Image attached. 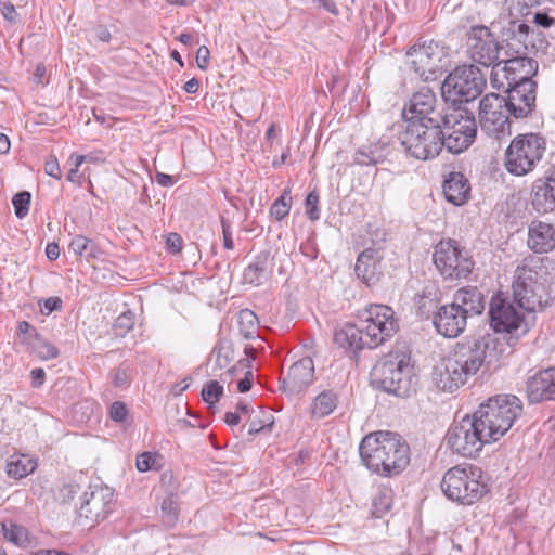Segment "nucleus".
Returning <instances> with one entry per match:
<instances>
[{"instance_id": "26", "label": "nucleus", "mask_w": 555, "mask_h": 555, "mask_svg": "<svg viewBox=\"0 0 555 555\" xmlns=\"http://www.w3.org/2000/svg\"><path fill=\"white\" fill-rule=\"evenodd\" d=\"M354 272L363 283L366 285L375 284L380 276L379 271V256L373 248L363 250L356 261Z\"/></svg>"}, {"instance_id": "34", "label": "nucleus", "mask_w": 555, "mask_h": 555, "mask_svg": "<svg viewBox=\"0 0 555 555\" xmlns=\"http://www.w3.org/2000/svg\"><path fill=\"white\" fill-rule=\"evenodd\" d=\"M337 404L338 395L333 390H324L313 399L311 416L314 418L328 416L337 408Z\"/></svg>"}, {"instance_id": "43", "label": "nucleus", "mask_w": 555, "mask_h": 555, "mask_svg": "<svg viewBox=\"0 0 555 555\" xmlns=\"http://www.w3.org/2000/svg\"><path fill=\"white\" fill-rule=\"evenodd\" d=\"M238 322L242 326L246 325V330L242 328V333L245 337H249L253 334V330L256 327L257 317L251 310L244 309L238 313Z\"/></svg>"}, {"instance_id": "14", "label": "nucleus", "mask_w": 555, "mask_h": 555, "mask_svg": "<svg viewBox=\"0 0 555 555\" xmlns=\"http://www.w3.org/2000/svg\"><path fill=\"white\" fill-rule=\"evenodd\" d=\"M360 318L369 348L378 347L399 328L392 308L386 305H371L361 312Z\"/></svg>"}, {"instance_id": "44", "label": "nucleus", "mask_w": 555, "mask_h": 555, "mask_svg": "<svg viewBox=\"0 0 555 555\" xmlns=\"http://www.w3.org/2000/svg\"><path fill=\"white\" fill-rule=\"evenodd\" d=\"M306 214L311 221H317L320 218L319 209V194L317 191H311L306 197Z\"/></svg>"}, {"instance_id": "63", "label": "nucleus", "mask_w": 555, "mask_h": 555, "mask_svg": "<svg viewBox=\"0 0 555 555\" xmlns=\"http://www.w3.org/2000/svg\"><path fill=\"white\" fill-rule=\"evenodd\" d=\"M114 385L116 387H121L127 384L128 375L124 369H118L114 374Z\"/></svg>"}, {"instance_id": "7", "label": "nucleus", "mask_w": 555, "mask_h": 555, "mask_svg": "<svg viewBox=\"0 0 555 555\" xmlns=\"http://www.w3.org/2000/svg\"><path fill=\"white\" fill-rule=\"evenodd\" d=\"M399 139L405 153L420 160L433 159L443 149L441 124L408 121L405 130Z\"/></svg>"}, {"instance_id": "61", "label": "nucleus", "mask_w": 555, "mask_h": 555, "mask_svg": "<svg viewBox=\"0 0 555 555\" xmlns=\"http://www.w3.org/2000/svg\"><path fill=\"white\" fill-rule=\"evenodd\" d=\"M315 4L323 8L325 11L337 15L338 14V8L334 0H312Z\"/></svg>"}, {"instance_id": "1", "label": "nucleus", "mask_w": 555, "mask_h": 555, "mask_svg": "<svg viewBox=\"0 0 555 555\" xmlns=\"http://www.w3.org/2000/svg\"><path fill=\"white\" fill-rule=\"evenodd\" d=\"M513 300L499 293L490 301V325L498 333H508L516 337L529 331L528 318L535 311L541 300L537 298L535 282L532 270L527 266H518L513 282Z\"/></svg>"}, {"instance_id": "16", "label": "nucleus", "mask_w": 555, "mask_h": 555, "mask_svg": "<svg viewBox=\"0 0 555 555\" xmlns=\"http://www.w3.org/2000/svg\"><path fill=\"white\" fill-rule=\"evenodd\" d=\"M113 492L109 488H95L85 492L78 509L79 520L83 526H93L104 520L112 512Z\"/></svg>"}, {"instance_id": "59", "label": "nucleus", "mask_w": 555, "mask_h": 555, "mask_svg": "<svg viewBox=\"0 0 555 555\" xmlns=\"http://www.w3.org/2000/svg\"><path fill=\"white\" fill-rule=\"evenodd\" d=\"M162 511L164 514L168 515L170 521L176 520L177 512L171 499L164 500L162 503Z\"/></svg>"}, {"instance_id": "40", "label": "nucleus", "mask_w": 555, "mask_h": 555, "mask_svg": "<svg viewBox=\"0 0 555 555\" xmlns=\"http://www.w3.org/2000/svg\"><path fill=\"white\" fill-rule=\"evenodd\" d=\"M31 195L28 191H22L15 194L12 198L15 216L23 219L29 211Z\"/></svg>"}, {"instance_id": "49", "label": "nucleus", "mask_w": 555, "mask_h": 555, "mask_svg": "<svg viewBox=\"0 0 555 555\" xmlns=\"http://www.w3.org/2000/svg\"><path fill=\"white\" fill-rule=\"evenodd\" d=\"M156 464V455L151 452H144L137 456V468L139 472H147L153 469Z\"/></svg>"}, {"instance_id": "4", "label": "nucleus", "mask_w": 555, "mask_h": 555, "mask_svg": "<svg viewBox=\"0 0 555 555\" xmlns=\"http://www.w3.org/2000/svg\"><path fill=\"white\" fill-rule=\"evenodd\" d=\"M441 490L448 500L467 506L480 501L489 492L482 469L474 464L449 468L443 474Z\"/></svg>"}, {"instance_id": "24", "label": "nucleus", "mask_w": 555, "mask_h": 555, "mask_svg": "<svg viewBox=\"0 0 555 555\" xmlns=\"http://www.w3.org/2000/svg\"><path fill=\"white\" fill-rule=\"evenodd\" d=\"M529 25L525 23L511 22L504 33L505 55L527 54V43L530 33Z\"/></svg>"}, {"instance_id": "50", "label": "nucleus", "mask_w": 555, "mask_h": 555, "mask_svg": "<svg viewBox=\"0 0 555 555\" xmlns=\"http://www.w3.org/2000/svg\"><path fill=\"white\" fill-rule=\"evenodd\" d=\"M128 415V409L121 401L114 402L109 408V416L114 422H125Z\"/></svg>"}, {"instance_id": "31", "label": "nucleus", "mask_w": 555, "mask_h": 555, "mask_svg": "<svg viewBox=\"0 0 555 555\" xmlns=\"http://www.w3.org/2000/svg\"><path fill=\"white\" fill-rule=\"evenodd\" d=\"M527 397L531 403L550 400V374L548 369L531 376L527 380Z\"/></svg>"}, {"instance_id": "19", "label": "nucleus", "mask_w": 555, "mask_h": 555, "mask_svg": "<svg viewBox=\"0 0 555 555\" xmlns=\"http://www.w3.org/2000/svg\"><path fill=\"white\" fill-rule=\"evenodd\" d=\"M411 66L423 80L435 78L438 63L441 61V52L434 41L413 47L406 53Z\"/></svg>"}, {"instance_id": "54", "label": "nucleus", "mask_w": 555, "mask_h": 555, "mask_svg": "<svg viewBox=\"0 0 555 555\" xmlns=\"http://www.w3.org/2000/svg\"><path fill=\"white\" fill-rule=\"evenodd\" d=\"M166 245L173 254H178L182 248V238L178 233H170L167 236Z\"/></svg>"}, {"instance_id": "39", "label": "nucleus", "mask_w": 555, "mask_h": 555, "mask_svg": "<svg viewBox=\"0 0 555 555\" xmlns=\"http://www.w3.org/2000/svg\"><path fill=\"white\" fill-rule=\"evenodd\" d=\"M223 395V386L218 380H209L202 390L203 400L212 406Z\"/></svg>"}, {"instance_id": "10", "label": "nucleus", "mask_w": 555, "mask_h": 555, "mask_svg": "<svg viewBox=\"0 0 555 555\" xmlns=\"http://www.w3.org/2000/svg\"><path fill=\"white\" fill-rule=\"evenodd\" d=\"M433 260L446 280L466 279L475 266L469 251L452 238L436 244Z\"/></svg>"}, {"instance_id": "32", "label": "nucleus", "mask_w": 555, "mask_h": 555, "mask_svg": "<svg viewBox=\"0 0 555 555\" xmlns=\"http://www.w3.org/2000/svg\"><path fill=\"white\" fill-rule=\"evenodd\" d=\"M388 145L384 142H377L357 150L353 155V162L360 166H374L383 163L388 155Z\"/></svg>"}, {"instance_id": "13", "label": "nucleus", "mask_w": 555, "mask_h": 555, "mask_svg": "<svg viewBox=\"0 0 555 555\" xmlns=\"http://www.w3.org/2000/svg\"><path fill=\"white\" fill-rule=\"evenodd\" d=\"M505 98L495 93L486 94L479 103V124L481 131L494 139L511 135L512 121Z\"/></svg>"}, {"instance_id": "15", "label": "nucleus", "mask_w": 555, "mask_h": 555, "mask_svg": "<svg viewBox=\"0 0 555 555\" xmlns=\"http://www.w3.org/2000/svg\"><path fill=\"white\" fill-rule=\"evenodd\" d=\"M467 53L472 61L485 67H490L500 59L503 46L485 25H475L466 34Z\"/></svg>"}, {"instance_id": "58", "label": "nucleus", "mask_w": 555, "mask_h": 555, "mask_svg": "<svg viewBox=\"0 0 555 555\" xmlns=\"http://www.w3.org/2000/svg\"><path fill=\"white\" fill-rule=\"evenodd\" d=\"M30 376H31V386L34 388H39L43 385L44 379H46V373H44L43 369L37 367V369L31 370Z\"/></svg>"}, {"instance_id": "8", "label": "nucleus", "mask_w": 555, "mask_h": 555, "mask_svg": "<svg viewBox=\"0 0 555 555\" xmlns=\"http://www.w3.org/2000/svg\"><path fill=\"white\" fill-rule=\"evenodd\" d=\"M546 151L545 139L538 133L516 135L505 152V168L514 176L532 171Z\"/></svg>"}, {"instance_id": "42", "label": "nucleus", "mask_w": 555, "mask_h": 555, "mask_svg": "<svg viewBox=\"0 0 555 555\" xmlns=\"http://www.w3.org/2000/svg\"><path fill=\"white\" fill-rule=\"evenodd\" d=\"M133 325L134 313L128 310L116 318L113 326L116 331V335L124 336L133 327Z\"/></svg>"}, {"instance_id": "51", "label": "nucleus", "mask_w": 555, "mask_h": 555, "mask_svg": "<svg viewBox=\"0 0 555 555\" xmlns=\"http://www.w3.org/2000/svg\"><path fill=\"white\" fill-rule=\"evenodd\" d=\"M18 334L25 335V340L29 344H34L35 339H39V333L37 330L27 321H21L17 325Z\"/></svg>"}, {"instance_id": "37", "label": "nucleus", "mask_w": 555, "mask_h": 555, "mask_svg": "<svg viewBox=\"0 0 555 555\" xmlns=\"http://www.w3.org/2000/svg\"><path fill=\"white\" fill-rule=\"evenodd\" d=\"M2 531L4 538L9 542L21 547L27 546L28 532L23 526L16 525L12 521L2 522Z\"/></svg>"}, {"instance_id": "6", "label": "nucleus", "mask_w": 555, "mask_h": 555, "mask_svg": "<svg viewBox=\"0 0 555 555\" xmlns=\"http://www.w3.org/2000/svg\"><path fill=\"white\" fill-rule=\"evenodd\" d=\"M372 378L384 391L409 397L415 384L410 354L403 350L389 351L374 365Z\"/></svg>"}, {"instance_id": "46", "label": "nucleus", "mask_w": 555, "mask_h": 555, "mask_svg": "<svg viewBox=\"0 0 555 555\" xmlns=\"http://www.w3.org/2000/svg\"><path fill=\"white\" fill-rule=\"evenodd\" d=\"M216 366L220 370L227 367L232 361V350L228 346H217L214 349Z\"/></svg>"}, {"instance_id": "33", "label": "nucleus", "mask_w": 555, "mask_h": 555, "mask_svg": "<svg viewBox=\"0 0 555 555\" xmlns=\"http://www.w3.org/2000/svg\"><path fill=\"white\" fill-rule=\"evenodd\" d=\"M37 461L25 454H13L9 457L5 472L9 477L22 479L35 472Z\"/></svg>"}, {"instance_id": "62", "label": "nucleus", "mask_w": 555, "mask_h": 555, "mask_svg": "<svg viewBox=\"0 0 555 555\" xmlns=\"http://www.w3.org/2000/svg\"><path fill=\"white\" fill-rule=\"evenodd\" d=\"M155 180L162 186H171L176 182V180L172 176L164 173V172H157L155 176Z\"/></svg>"}, {"instance_id": "36", "label": "nucleus", "mask_w": 555, "mask_h": 555, "mask_svg": "<svg viewBox=\"0 0 555 555\" xmlns=\"http://www.w3.org/2000/svg\"><path fill=\"white\" fill-rule=\"evenodd\" d=\"M438 297L436 292L431 289L425 288L422 294L417 295L415 298V306L417 309V313L422 318H429V315L434 312V310L438 306Z\"/></svg>"}, {"instance_id": "11", "label": "nucleus", "mask_w": 555, "mask_h": 555, "mask_svg": "<svg viewBox=\"0 0 555 555\" xmlns=\"http://www.w3.org/2000/svg\"><path fill=\"white\" fill-rule=\"evenodd\" d=\"M447 446L465 457H475L485 444L491 443L473 414L454 422L446 435Z\"/></svg>"}, {"instance_id": "5", "label": "nucleus", "mask_w": 555, "mask_h": 555, "mask_svg": "<svg viewBox=\"0 0 555 555\" xmlns=\"http://www.w3.org/2000/svg\"><path fill=\"white\" fill-rule=\"evenodd\" d=\"M521 413L522 402L519 398L513 395H496L481 403L474 415L492 443L512 428Z\"/></svg>"}, {"instance_id": "64", "label": "nucleus", "mask_w": 555, "mask_h": 555, "mask_svg": "<svg viewBox=\"0 0 555 555\" xmlns=\"http://www.w3.org/2000/svg\"><path fill=\"white\" fill-rule=\"evenodd\" d=\"M3 17L9 22H15L17 17V13L15 8L12 4H4L2 9Z\"/></svg>"}, {"instance_id": "27", "label": "nucleus", "mask_w": 555, "mask_h": 555, "mask_svg": "<svg viewBox=\"0 0 555 555\" xmlns=\"http://www.w3.org/2000/svg\"><path fill=\"white\" fill-rule=\"evenodd\" d=\"M366 334L360 324H345L340 328L336 330L334 335V341L346 350L357 352L363 348H369L367 340L365 339Z\"/></svg>"}, {"instance_id": "9", "label": "nucleus", "mask_w": 555, "mask_h": 555, "mask_svg": "<svg viewBox=\"0 0 555 555\" xmlns=\"http://www.w3.org/2000/svg\"><path fill=\"white\" fill-rule=\"evenodd\" d=\"M486 88V77L475 65L457 66L444 79L441 94L452 104L468 103L477 99Z\"/></svg>"}, {"instance_id": "3", "label": "nucleus", "mask_w": 555, "mask_h": 555, "mask_svg": "<svg viewBox=\"0 0 555 555\" xmlns=\"http://www.w3.org/2000/svg\"><path fill=\"white\" fill-rule=\"evenodd\" d=\"M363 464L382 477H396L410 464L406 441L397 433L378 430L366 435L359 447Z\"/></svg>"}, {"instance_id": "12", "label": "nucleus", "mask_w": 555, "mask_h": 555, "mask_svg": "<svg viewBox=\"0 0 555 555\" xmlns=\"http://www.w3.org/2000/svg\"><path fill=\"white\" fill-rule=\"evenodd\" d=\"M441 129L443 147L453 154L462 153L468 149L477 133L475 117L455 108L443 114Z\"/></svg>"}, {"instance_id": "56", "label": "nucleus", "mask_w": 555, "mask_h": 555, "mask_svg": "<svg viewBox=\"0 0 555 555\" xmlns=\"http://www.w3.org/2000/svg\"><path fill=\"white\" fill-rule=\"evenodd\" d=\"M533 22L543 28H548L555 24V18L551 17L547 13L537 12L533 16Z\"/></svg>"}, {"instance_id": "38", "label": "nucleus", "mask_w": 555, "mask_h": 555, "mask_svg": "<svg viewBox=\"0 0 555 555\" xmlns=\"http://www.w3.org/2000/svg\"><path fill=\"white\" fill-rule=\"evenodd\" d=\"M70 249L79 256L93 257L95 254V244L86 236H75L70 244Z\"/></svg>"}, {"instance_id": "52", "label": "nucleus", "mask_w": 555, "mask_h": 555, "mask_svg": "<svg viewBox=\"0 0 555 555\" xmlns=\"http://www.w3.org/2000/svg\"><path fill=\"white\" fill-rule=\"evenodd\" d=\"M44 172L55 179H61V168L56 157L50 156L44 163Z\"/></svg>"}, {"instance_id": "60", "label": "nucleus", "mask_w": 555, "mask_h": 555, "mask_svg": "<svg viewBox=\"0 0 555 555\" xmlns=\"http://www.w3.org/2000/svg\"><path fill=\"white\" fill-rule=\"evenodd\" d=\"M254 374L250 370L245 373V377L242 378L237 384V389L240 392H247L251 388Z\"/></svg>"}, {"instance_id": "18", "label": "nucleus", "mask_w": 555, "mask_h": 555, "mask_svg": "<svg viewBox=\"0 0 555 555\" xmlns=\"http://www.w3.org/2000/svg\"><path fill=\"white\" fill-rule=\"evenodd\" d=\"M436 102V96L430 90L415 93L410 100L409 106L403 111L406 122L441 124L443 115L437 111Z\"/></svg>"}, {"instance_id": "23", "label": "nucleus", "mask_w": 555, "mask_h": 555, "mask_svg": "<svg viewBox=\"0 0 555 555\" xmlns=\"http://www.w3.org/2000/svg\"><path fill=\"white\" fill-rule=\"evenodd\" d=\"M452 306L462 311L466 319L479 315L485 310V301L481 292L474 286H465L453 295Z\"/></svg>"}, {"instance_id": "35", "label": "nucleus", "mask_w": 555, "mask_h": 555, "mask_svg": "<svg viewBox=\"0 0 555 555\" xmlns=\"http://www.w3.org/2000/svg\"><path fill=\"white\" fill-rule=\"evenodd\" d=\"M491 74H490V83L494 89H508L512 87V77L509 72H507V66L504 59L496 61L493 65H491Z\"/></svg>"}, {"instance_id": "28", "label": "nucleus", "mask_w": 555, "mask_h": 555, "mask_svg": "<svg viewBox=\"0 0 555 555\" xmlns=\"http://www.w3.org/2000/svg\"><path fill=\"white\" fill-rule=\"evenodd\" d=\"M468 180L462 172H451L443 183V194L449 203L463 205L469 195Z\"/></svg>"}, {"instance_id": "47", "label": "nucleus", "mask_w": 555, "mask_h": 555, "mask_svg": "<svg viewBox=\"0 0 555 555\" xmlns=\"http://www.w3.org/2000/svg\"><path fill=\"white\" fill-rule=\"evenodd\" d=\"M274 423L273 415L271 413L263 412V418L259 420H251L249 423V435H256L260 431L264 430L266 428H271Z\"/></svg>"}, {"instance_id": "48", "label": "nucleus", "mask_w": 555, "mask_h": 555, "mask_svg": "<svg viewBox=\"0 0 555 555\" xmlns=\"http://www.w3.org/2000/svg\"><path fill=\"white\" fill-rule=\"evenodd\" d=\"M79 485L75 482L64 483L59 488L56 498L62 503H69L79 492Z\"/></svg>"}, {"instance_id": "55", "label": "nucleus", "mask_w": 555, "mask_h": 555, "mask_svg": "<svg viewBox=\"0 0 555 555\" xmlns=\"http://www.w3.org/2000/svg\"><path fill=\"white\" fill-rule=\"evenodd\" d=\"M210 52L206 46H201L196 52V62L201 69H206L208 66Z\"/></svg>"}, {"instance_id": "29", "label": "nucleus", "mask_w": 555, "mask_h": 555, "mask_svg": "<svg viewBox=\"0 0 555 555\" xmlns=\"http://www.w3.org/2000/svg\"><path fill=\"white\" fill-rule=\"evenodd\" d=\"M532 204L543 211L555 208V170L545 181L539 180L534 183Z\"/></svg>"}, {"instance_id": "20", "label": "nucleus", "mask_w": 555, "mask_h": 555, "mask_svg": "<svg viewBox=\"0 0 555 555\" xmlns=\"http://www.w3.org/2000/svg\"><path fill=\"white\" fill-rule=\"evenodd\" d=\"M433 323L440 335L447 338H455L465 331L467 319L462 315V311L457 308L447 304L434 314Z\"/></svg>"}, {"instance_id": "53", "label": "nucleus", "mask_w": 555, "mask_h": 555, "mask_svg": "<svg viewBox=\"0 0 555 555\" xmlns=\"http://www.w3.org/2000/svg\"><path fill=\"white\" fill-rule=\"evenodd\" d=\"M222 234H223V246L225 249L231 250L234 247L232 233L230 231V223L224 218L221 219Z\"/></svg>"}, {"instance_id": "21", "label": "nucleus", "mask_w": 555, "mask_h": 555, "mask_svg": "<svg viewBox=\"0 0 555 555\" xmlns=\"http://www.w3.org/2000/svg\"><path fill=\"white\" fill-rule=\"evenodd\" d=\"M314 379L313 360L305 357L295 362L283 378V388L291 392H299L312 384Z\"/></svg>"}, {"instance_id": "41", "label": "nucleus", "mask_w": 555, "mask_h": 555, "mask_svg": "<svg viewBox=\"0 0 555 555\" xmlns=\"http://www.w3.org/2000/svg\"><path fill=\"white\" fill-rule=\"evenodd\" d=\"M34 343H36L34 344V350L40 359L50 360L59 356L57 348L52 343L41 339L40 336Z\"/></svg>"}, {"instance_id": "17", "label": "nucleus", "mask_w": 555, "mask_h": 555, "mask_svg": "<svg viewBox=\"0 0 555 555\" xmlns=\"http://www.w3.org/2000/svg\"><path fill=\"white\" fill-rule=\"evenodd\" d=\"M506 93L505 102L512 117L515 119L526 118L533 112L537 99L535 81L512 85Z\"/></svg>"}, {"instance_id": "45", "label": "nucleus", "mask_w": 555, "mask_h": 555, "mask_svg": "<svg viewBox=\"0 0 555 555\" xmlns=\"http://www.w3.org/2000/svg\"><path fill=\"white\" fill-rule=\"evenodd\" d=\"M289 193V191H284V193L273 203L270 208V214L276 220H282L285 216L288 215L289 204L286 203L285 197Z\"/></svg>"}, {"instance_id": "25", "label": "nucleus", "mask_w": 555, "mask_h": 555, "mask_svg": "<svg viewBox=\"0 0 555 555\" xmlns=\"http://www.w3.org/2000/svg\"><path fill=\"white\" fill-rule=\"evenodd\" d=\"M508 59H504L507 72L512 76L513 85L520 83L522 81H533L532 77L538 73V62L527 54L507 55Z\"/></svg>"}, {"instance_id": "2", "label": "nucleus", "mask_w": 555, "mask_h": 555, "mask_svg": "<svg viewBox=\"0 0 555 555\" xmlns=\"http://www.w3.org/2000/svg\"><path fill=\"white\" fill-rule=\"evenodd\" d=\"M499 340L486 334L457 343L450 353L435 367L434 380L443 391H453L463 386L480 369L489 367L499 360Z\"/></svg>"}, {"instance_id": "22", "label": "nucleus", "mask_w": 555, "mask_h": 555, "mask_svg": "<svg viewBox=\"0 0 555 555\" xmlns=\"http://www.w3.org/2000/svg\"><path fill=\"white\" fill-rule=\"evenodd\" d=\"M528 246L537 253L543 254L552 251L555 248V228L554 225L534 220L528 229Z\"/></svg>"}, {"instance_id": "57", "label": "nucleus", "mask_w": 555, "mask_h": 555, "mask_svg": "<svg viewBox=\"0 0 555 555\" xmlns=\"http://www.w3.org/2000/svg\"><path fill=\"white\" fill-rule=\"evenodd\" d=\"M62 300L59 297H50L44 300L42 312L46 314H50L51 312L61 309Z\"/></svg>"}, {"instance_id": "30", "label": "nucleus", "mask_w": 555, "mask_h": 555, "mask_svg": "<svg viewBox=\"0 0 555 555\" xmlns=\"http://www.w3.org/2000/svg\"><path fill=\"white\" fill-rule=\"evenodd\" d=\"M271 273L270 258L268 253H261L246 267L243 273L245 284L258 286L264 283Z\"/></svg>"}]
</instances>
